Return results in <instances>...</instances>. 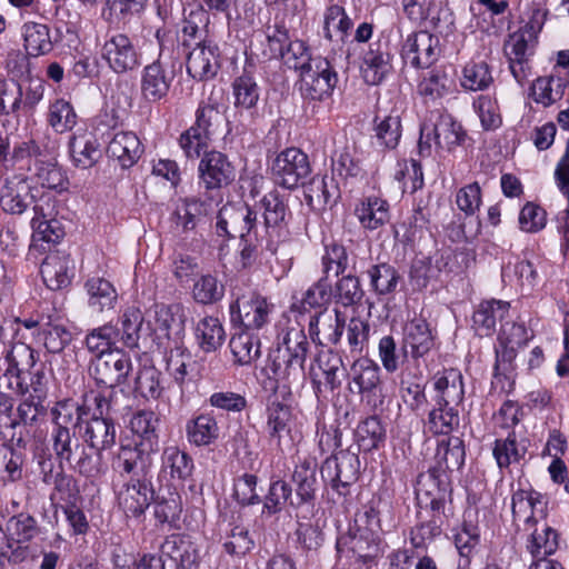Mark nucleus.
Listing matches in <instances>:
<instances>
[{
  "mask_svg": "<svg viewBox=\"0 0 569 569\" xmlns=\"http://www.w3.org/2000/svg\"><path fill=\"white\" fill-rule=\"evenodd\" d=\"M309 351V341L302 329L289 328L281 342L268 352L261 373L270 388H282L290 392L293 385L305 378V361Z\"/></svg>",
  "mask_w": 569,
  "mask_h": 569,
  "instance_id": "obj_1",
  "label": "nucleus"
},
{
  "mask_svg": "<svg viewBox=\"0 0 569 569\" xmlns=\"http://www.w3.org/2000/svg\"><path fill=\"white\" fill-rule=\"evenodd\" d=\"M533 338L525 323L505 321L501 323L497 346L495 348V365L492 387L502 393H510L516 382V358L518 350L527 346Z\"/></svg>",
  "mask_w": 569,
  "mask_h": 569,
  "instance_id": "obj_2",
  "label": "nucleus"
},
{
  "mask_svg": "<svg viewBox=\"0 0 569 569\" xmlns=\"http://www.w3.org/2000/svg\"><path fill=\"white\" fill-rule=\"evenodd\" d=\"M52 451L58 467H68L86 478H97L103 472L102 455L87 448L70 429H53Z\"/></svg>",
  "mask_w": 569,
  "mask_h": 569,
  "instance_id": "obj_3",
  "label": "nucleus"
},
{
  "mask_svg": "<svg viewBox=\"0 0 569 569\" xmlns=\"http://www.w3.org/2000/svg\"><path fill=\"white\" fill-rule=\"evenodd\" d=\"M383 541L370 529H349L336 541L337 559L333 569H362V565L372 561L383 553Z\"/></svg>",
  "mask_w": 569,
  "mask_h": 569,
  "instance_id": "obj_4",
  "label": "nucleus"
},
{
  "mask_svg": "<svg viewBox=\"0 0 569 569\" xmlns=\"http://www.w3.org/2000/svg\"><path fill=\"white\" fill-rule=\"evenodd\" d=\"M258 214L262 217L259 221V228L264 230L266 248L271 253H276L281 242H284L289 236V222L292 213L288 204V198L273 189L256 203Z\"/></svg>",
  "mask_w": 569,
  "mask_h": 569,
  "instance_id": "obj_5",
  "label": "nucleus"
},
{
  "mask_svg": "<svg viewBox=\"0 0 569 569\" xmlns=\"http://www.w3.org/2000/svg\"><path fill=\"white\" fill-rule=\"evenodd\" d=\"M380 372L378 363L369 358L357 359L349 372L348 389L351 393L360 395L361 400L371 410H377L385 403L386 395Z\"/></svg>",
  "mask_w": 569,
  "mask_h": 569,
  "instance_id": "obj_6",
  "label": "nucleus"
},
{
  "mask_svg": "<svg viewBox=\"0 0 569 569\" xmlns=\"http://www.w3.org/2000/svg\"><path fill=\"white\" fill-rule=\"evenodd\" d=\"M540 29V24L536 28L532 22H529L523 28L509 34L505 42L503 50L509 62L510 72L520 86L528 81L531 73L529 57L533 54L537 33Z\"/></svg>",
  "mask_w": 569,
  "mask_h": 569,
  "instance_id": "obj_7",
  "label": "nucleus"
},
{
  "mask_svg": "<svg viewBox=\"0 0 569 569\" xmlns=\"http://www.w3.org/2000/svg\"><path fill=\"white\" fill-rule=\"evenodd\" d=\"M214 229L219 237H239L244 240V237L253 233L257 241L263 240V237L259 238L258 211L247 203L229 202L222 206L218 212Z\"/></svg>",
  "mask_w": 569,
  "mask_h": 569,
  "instance_id": "obj_8",
  "label": "nucleus"
},
{
  "mask_svg": "<svg viewBox=\"0 0 569 569\" xmlns=\"http://www.w3.org/2000/svg\"><path fill=\"white\" fill-rule=\"evenodd\" d=\"M100 52L107 66L118 74L134 71L141 66L142 53L137 41L123 32L108 31Z\"/></svg>",
  "mask_w": 569,
  "mask_h": 569,
  "instance_id": "obj_9",
  "label": "nucleus"
},
{
  "mask_svg": "<svg viewBox=\"0 0 569 569\" xmlns=\"http://www.w3.org/2000/svg\"><path fill=\"white\" fill-rule=\"evenodd\" d=\"M338 83V73L327 58L315 57L299 74V90L303 99L323 101L331 97Z\"/></svg>",
  "mask_w": 569,
  "mask_h": 569,
  "instance_id": "obj_10",
  "label": "nucleus"
},
{
  "mask_svg": "<svg viewBox=\"0 0 569 569\" xmlns=\"http://www.w3.org/2000/svg\"><path fill=\"white\" fill-rule=\"evenodd\" d=\"M131 370V358L122 350L93 357L88 367L89 376L96 385L107 388L110 395H114L116 387L127 381Z\"/></svg>",
  "mask_w": 569,
  "mask_h": 569,
  "instance_id": "obj_11",
  "label": "nucleus"
},
{
  "mask_svg": "<svg viewBox=\"0 0 569 569\" xmlns=\"http://www.w3.org/2000/svg\"><path fill=\"white\" fill-rule=\"evenodd\" d=\"M273 305L257 291H248L237 296L230 303V319L241 329L260 330L270 322Z\"/></svg>",
  "mask_w": 569,
  "mask_h": 569,
  "instance_id": "obj_12",
  "label": "nucleus"
},
{
  "mask_svg": "<svg viewBox=\"0 0 569 569\" xmlns=\"http://www.w3.org/2000/svg\"><path fill=\"white\" fill-rule=\"evenodd\" d=\"M311 172L308 156L298 148H287L272 161L270 173L277 186L296 189L303 186Z\"/></svg>",
  "mask_w": 569,
  "mask_h": 569,
  "instance_id": "obj_13",
  "label": "nucleus"
},
{
  "mask_svg": "<svg viewBox=\"0 0 569 569\" xmlns=\"http://www.w3.org/2000/svg\"><path fill=\"white\" fill-rule=\"evenodd\" d=\"M395 47L389 34L381 32L376 41L361 52L360 71L368 84H379L391 71Z\"/></svg>",
  "mask_w": 569,
  "mask_h": 569,
  "instance_id": "obj_14",
  "label": "nucleus"
},
{
  "mask_svg": "<svg viewBox=\"0 0 569 569\" xmlns=\"http://www.w3.org/2000/svg\"><path fill=\"white\" fill-rule=\"evenodd\" d=\"M199 188L204 196H211L214 200V192L229 186L236 176L234 167L228 157L220 151L204 152L198 166Z\"/></svg>",
  "mask_w": 569,
  "mask_h": 569,
  "instance_id": "obj_15",
  "label": "nucleus"
},
{
  "mask_svg": "<svg viewBox=\"0 0 569 569\" xmlns=\"http://www.w3.org/2000/svg\"><path fill=\"white\" fill-rule=\"evenodd\" d=\"M359 471V457L349 450H340L328 457L321 466L322 478L328 480L332 490L342 497L350 495V487L358 480Z\"/></svg>",
  "mask_w": 569,
  "mask_h": 569,
  "instance_id": "obj_16",
  "label": "nucleus"
},
{
  "mask_svg": "<svg viewBox=\"0 0 569 569\" xmlns=\"http://www.w3.org/2000/svg\"><path fill=\"white\" fill-rule=\"evenodd\" d=\"M416 493L418 516L448 521L447 500L450 498L451 487H446V479L435 483L430 476H419Z\"/></svg>",
  "mask_w": 569,
  "mask_h": 569,
  "instance_id": "obj_17",
  "label": "nucleus"
},
{
  "mask_svg": "<svg viewBox=\"0 0 569 569\" xmlns=\"http://www.w3.org/2000/svg\"><path fill=\"white\" fill-rule=\"evenodd\" d=\"M342 358L332 350L320 351L310 368L312 389L319 398L326 391H335L341 387L346 377Z\"/></svg>",
  "mask_w": 569,
  "mask_h": 569,
  "instance_id": "obj_18",
  "label": "nucleus"
},
{
  "mask_svg": "<svg viewBox=\"0 0 569 569\" xmlns=\"http://www.w3.org/2000/svg\"><path fill=\"white\" fill-rule=\"evenodd\" d=\"M212 197L201 191L197 196L179 198L170 214V221L178 233L187 234L197 229L212 211Z\"/></svg>",
  "mask_w": 569,
  "mask_h": 569,
  "instance_id": "obj_19",
  "label": "nucleus"
},
{
  "mask_svg": "<svg viewBox=\"0 0 569 569\" xmlns=\"http://www.w3.org/2000/svg\"><path fill=\"white\" fill-rule=\"evenodd\" d=\"M466 450L463 440L459 437H450L441 440L436 450L435 466L420 476H430L432 482L446 479V487H450L449 472L459 470L465 465Z\"/></svg>",
  "mask_w": 569,
  "mask_h": 569,
  "instance_id": "obj_20",
  "label": "nucleus"
},
{
  "mask_svg": "<svg viewBox=\"0 0 569 569\" xmlns=\"http://www.w3.org/2000/svg\"><path fill=\"white\" fill-rule=\"evenodd\" d=\"M220 49L210 39L196 42L187 58V72L198 81L212 79L220 69Z\"/></svg>",
  "mask_w": 569,
  "mask_h": 569,
  "instance_id": "obj_21",
  "label": "nucleus"
},
{
  "mask_svg": "<svg viewBox=\"0 0 569 569\" xmlns=\"http://www.w3.org/2000/svg\"><path fill=\"white\" fill-rule=\"evenodd\" d=\"M439 56V39L427 30L409 34L402 47V58L415 68H429Z\"/></svg>",
  "mask_w": 569,
  "mask_h": 569,
  "instance_id": "obj_22",
  "label": "nucleus"
},
{
  "mask_svg": "<svg viewBox=\"0 0 569 569\" xmlns=\"http://www.w3.org/2000/svg\"><path fill=\"white\" fill-rule=\"evenodd\" d=\"M153 489L146 477L130 478L118 492V503L127 517L138 518L153 500Z\"/></svg>",
  "mask_w": 569,
  "mask_h": 569,
  "instance_id": "obj_23",
  "label": "nucleus"
},
{
  "mask_svg": "<svg viewBox=\"0 0 569 569\" xmlns=\"http://www.w3.org/2000/svg\"><path fill=\"white\" fill-rule=\"evenodd\" d=\"M251 68L252 66L244 67L242 73L236 77L232 82L234 108L240 117H243V111H248V120L242 121L244 128L250 127L254 122L257 116L256 107L260 98V88Z\"/></svg>",
  "mask_w": 569,
  "mask_h": 569,
  "instance_id": "obj_24",
  "label": "nucleus"
},
{
  "mask_svg": "<svg viewBox=\"0 0 569 569\" xmlns=\"http://www.w3.org/2000/svg\"><path fill=\"white\" fill-rule=\"evenodd\" d=\"M345 327L346 317L339 309H335L333 315L319 311L310 317L309 336L320 346H337L341 341Z\"/></svg>",
  "mask_w": 569,
  "mask_h": 569,
  "instance_id": "obj_25",
  "label": "nucleus"
},
{
  "mask_svg": "<svg viewBox=\"0 0 569 569\" xmlns=\"http://www.w3.org/2000/svg\"><path fill=\"white\" fill-rule=\"evenodd\" d=\"M156 451L133 440L121 442L113 467L121 476L146 477L150 466V456Z\"/></svg>",
  "mask_w": 569,
  "mask_h": 569,
  "instance_id": "obj_26",
  "label": "nucleus"
},
{
  "mask_svg": "<svg viewBox=\"0 0 569 569\" xmlns=\"http://www.w3.org/2000/svg\"><path fill=\"white\" fill-rule=\"evenodd\" d=\"M174 79V71L167 70L162 62V51L156 61L147 64L141 73V94L149 102H157L164 98Z\"/></svg>",
  "mask_w": 569,
  "mask_h": 569,
  "instance_id": "obj_27",
  "label": "nucleus"
},
{
  "mask_svg": "<svg viewBox=\"0 0 569 569\" xmlns=\"http://www.w3.org/2000/svg\"><path fill=\"white\" fill-rule=\"evenodd\" d=\"M433 346L435 336L426 319L415 317L405 325L401 347L403 358H407L409 355L413 359L422 358Z\"/></svg>",
  "mask_w": 569,
  "mask_h": 569,
  "instance_id": "obj_28",
  "label": "nucleus"
},
{
  "mask_svg": "<svg viewBox=\"0 0 569 569\" xmlns=\"http://www.w3.org/2000/svg\"><path fill=\"white\" fill-rule=\"evenodd\" d=\"M317 468L316 458L306 456L299 459L291 476L296 490V497L290 500L292 507H300L315 501L318 486Z\"/></svg>",
  "mask_w": 569,
  "mask_h": 569,
  "instance_id": "obj_29",
  "label": "nucleus"
},
{
  "mask_svg": "<svg viewBox=\"0 0 569 569\" xmlns=\"http://www.w3.org/2000/svg\"><path fill=\"white\" fill-rule=\"evenodd\" d=\"M79 433L88 449L101 455L116 443L117 431L111 417L92 415L90 419H86Z\"/></svg>",
  "mask_w": 569,
  "mask_h": 569,
  "instance_id": "obj_30",
  "label": "nucleus"
},
{
  "mask_svg": "<svg viewBox=\"0 0 569 569\" xmlns=\"http://www.w3.org/2000/svg\"><path fill=\"white\" fill-rule=\"evenodd\" d=\"M510 310V303L502 300L491 299L481 301L472 315V329L479 337H491L496 331L499 320L505 322Z\"/></svg>",
  "mask_w": 569,
  "mask_h": 569,
  "instance_id": "obj_31",
  "label": "nucleus"
},
{
  "mask_svg": "<svg viewBox=\"0 0 569 569\" xmlns=\"http://www.w3.org/2000/svg\"><path fill=\"white\" fill-rule=\"evenodd\" d=\"M160 549L176 562L177 569H196L200 560L199 549L188 535L168 536Z\"/></svg>",
  "mask_w": 569,
  "mask_h": 569,
  "instance_id": "obj_32",
  "label": "nucleus"
},
{
  "mask_svg": "<svg viewBox=\"0 0 569 569\" xmlns=\"http://www.w3.org/2000/svg\"><path fill=\"white\" fill-rule=\"evenodd\" d=\"M432 380L436 391L432 401L442 406H447V403L461 405L465 398V383L459 369L448 368L438 371Z\"/></svg>",
  "mask_w": 569,
  "mask_h": 569,
  "instance_id": "obj_33",
  "label": "nucleus"
},
{
  "mask_svg": "<svg viewBox=\"0 0 569 569\" xmlns=\"http://www.w3.org/2000/svg\"><path fill=\"white\" fill-rule=\"evenodd\" d=\"M83 289L87 305L94 313L113 310L118 303V292L114 286L106 278L92 276L86 279Z\"/></svg>",
  "mask_w": 569,
  "mask_h": 569,
  "instance_id": "obj_34",
  "label": "nucleus"
},
{
  "mask_svg": "<svg viewBox=\"0 0 569 569\" xmlns=\"http://www.w3.org/2000/svg\"><path fill=\"white\" fill-rule=\"evenodd\" d=\"M425 134L428 139L433 136L435 144L448 151L465 143L467 132L462 126L450 116H439L435 123H425Z\"/></svg>",
  "mask_w": 569,
  "mask_h": 569,
  "instance_id": "obj_35",
  "label": "nucleus"
},
{
  "mask_svg": "<svg viewBox=\"0 0 569 569\" xmlns=\"http://www.w3.org/2000/svg\"><path fill=\"white\" fill-rule=\"evenodd\" d=\"M143 146L132 131L117 132L107 147V154L122 168H131L143 154Z\"/></svg>",
  "mask_w": 569,
  "mask_h": 569,
  "instance_id": "obj_36",
  "label": "nucleus"
},
{
  "mask_svg": "<svg viewBox=\"0 0 569 569\" xmlns=\"http://www.w3.org/2000/svg\"><path fill=\"white\" fill-rule=\"evenodd\" d=\"M402 136V123L399 113L376 114L372 121V143L382 150H393Z\"/></svg>",
  "mask_w": 569,
  "mask_h": 569,
  "instance_id": "obj_37",
  "label": "nucleus"
},
{
  "mask_svg": "<svg viewBox=\"0 0 569 569\" xmlns=\"http://www.w3.org/2000/svg\"><path fill=\"white\" fill-rule=\"evenodd\" d=\"M120 327L116 326L119 332L118 341L126 348L138 349L139 342L148 336L149 327L143 328L144 317L140 309L136 307L127 308L119 317Z\"/></svg>",
  "mask_w": 569,
  "mask_h": 569,
  "instance_id": "obj_38",
  "label": "nucleus"
},
{
  "mask_svg": "<svg viewBox=\"0 0 569 569\" xmlns=\"http://www.w3.org/2000/svg\"><path fill=\"white\" fill-rule=\"evenodd\" d=\"M156 325L164 332V337L179 341L182 339L186 329L187 316L180 303L156 305Z\"/></svg>",
  "mask_w": 569,
  "mask_h": 569,
  "instance_id": "obj_39",
  "label": "nucleus"
},
{
  "mask_svg": "<svg viewBox=\"0 0 569 569\" xmlns=\"http://www.w3.org/2000/svg\"><path fill=\"white\" fill-rule=\"evenodd\" d=\"M546 501L543 496L537 491H526L522 489L513 492L511 498V511L513 520H525L527 526L535 525L537 522L536 515L538 513L541 518L546 517L543 507Z\"/></svg>",
  "mask_w": 569,
  "mask_h": 569,
  "instance_id": "obj_40",
  "label": "nucleus"
},
{
  "mask_svg": "<svg viewBox=\"0 0 569 569\" xmlns=\"http://www.w3.org/2000/svg\"><path fill=\"white\" fill-rule=\"evenodd\" d=\"M355 214L362 228L377 230L390 220V207L379 197H367L355 209Z\"/></svg>",
  "mask_w": 569,
  "mask_h": 569,
  "instance_id": "obj_41",
  "label": "nucleus"
},
{
  "mask_svg": "<svg viewBox=\"0 0 569 569\" xmlns=\"http://www.w3.org/2000/svg\"><path fill=\"white\" fill-rule=\"evenodd\" d=\"M160 419L152 410H139L130 419L133 441L142 443L148 449H158Z\"/></svg>",
  "mask_w": 569,
  "mask_h": 569,
  "instance_id": "obj_42",
  "label": "nucleus"
},
{
  "mask_svg": "<svg viewBox=\"0 0 569 569\" xmlns=\"http://www.w3.org/2000/svg\"><path fill=\"white\" fill-rule=\"evenodd\" d=\"M40 273L50 290H61L70 286L73 268L69 266L67 257L51 254L42 262Z\"/></svg>",
  "mask_w": 569,
  "mask_h": 569,
  "instance_id": "obj_43",
  "label": "nucleus"
},
{
  "mask_svg": "<svg viewBox=\"0 0 569 569\" xmlns=\"http://www.w3.org/2000/svg\"><path fill=\"white\" fill-rule=\"evenodd\" d=\"M42 533L38 520L28 512H19L8 518L6 521L4 541L14 545V542L30 543Z\"/></svg>",
  "mask_w": 569,
  "mask_h": 569,
  "instance_id": "obj_44",
  "label": "nucleus"
},
{
  "mask_svg": "<svg viewBox=\"0 0 569 569\" xmlns=\"http://www.w3.org/2000/svg\"><path fill=\"white\" fill-rule=\"evenodd\" d=\"M219 426L212 413L194 416L186 423L187 439L191 445L206 447L219 438Z\"/></svg>",
  "mask_w": 569,
  "mask_h": 569,
  "instance_id": "obj_45",
  "label": "nucleus"
},
{
  "mask_svg": "<svg viewBox=\"0 0 569 569\" xmlns=\"http://www.w3.org/2000/svg\"><path fill=\"white\" fill-rule=\"evenodd\" d=\"M458 407V405L453 403L442 406L438 405L437 401H433L425 425L427 432L433 436L450 435L459 427L460 419Z\"/></svg>",
  "mask_w": 569,
  "mask_h": 569,
  "instance_id": "obj_46",
  "label": "nucleus"
},
{
  "mask_svg": "<svg viewBox=\"0 0 569 569\" xmlns=\"http://www.w3.org/2000/svg\"><path fill=\"white\" fill-rule=\"evenodd\" d=\"M369 284L377 296H389L397 291L402 277L398 269L388 262L371 264L367 270Z\"/></svg>",
  "mask_w": 569,
  "mask_h": 569,
  "instance_id": "obj_47",
  "label": "nucleus"
},
{
  "mask_svg": "<svg viewBox=\"0 0 569 569\" xmlns=\"http://www.w3.org/2000/svg\"><path fill=\"white\" fill-rule=\"evenodd\" d=\"M267 433L270 439L280 443L284 435H289L292 422V409L277 398L270 399L267 405Z\"/></svg>",
  "mask_w": 569,
  "mask_h": 569,
  "instance_id": "obj_48",
  "label": "nucleus"
},
{
  "mask_svg": "<svg viewBox=\"0 0 569 569\" xmlns=\"http://www.w3.org/2000/svg\"><path fill=\"white\" fill-rule=\"evenodd\" d=\"M194 337L203 352L217 351L226 340V332L221 321L213 316H206L194 327Z\"/></svg>",
  "mask_w": 569,
  "mask_h": 569,
  "instance_id": "obj_49",
  "label": "nucleus"
},
{
  "mask_svg": "<svg viewBox=\"0 0 569 569\" xmlns=\"http://www.w3.org/2000/svg\"><path fill=\"white\" fill-rule=\"evenodd\" d=\"M88 412L89 408L84 403L80 405L72 399L61 400L51 410L53 429H69V426H73L80 430Z\"/></svg>",
  "mask_w": 569,
  "mask_h": 569,
  "instance_id": "obj_50",
  "label": "nucleus"
},
{
  "mask_svg": "<svg viewBox=\"0 0 569 569\" xmlns=\"http://www.w3.org/2000/svg\"><path fill=\"white\" fill-rule=\"evenodd\" d=\"M118 337L119 332L116 330V325L107 322L90 329L84 337L83 343L93 357H99V355L119 350L114 348L118 342Z\"/></svg>",
  "mask_w": 569,
  "mask_h": 569,
  "instance_id": "obj_51",
  "label": "nucleus"
},
{
  "mask_svg": "<svg viewBox=\"0 0 569 569\" xmlns=\"http://www.w3.org/2000/svg\"><path fill=\"white\" fill-rule=\"evenodd\" d=\"M22 34L24 39V48L32 57L49 53L53 49L50 37V29L44 23L26 22L22 26Z\"/></svg>",
  "mask_w": 569,
  "mask_h": 569,
  "instance_id": "obj_52",
  "label": "nucleus"
},
{
  "mask_svg": "<svg viewBox=\"0 0 569 569\" xmlns=\"http://www.w3.org/2000/svg\"><path fill=\"white\" fill-rule=\"evenodd\" d=\"M229 347L234 358V363L239 366L251 365L260 357V339L244 329L232 336Z\"/></svg>",
  "mask_w": 569,
  "mask_h": 569,
  "instance_id": "obj_53",
  "label": "nucleus"
},
{
  "mask_svg": "<svg viewBox=\"0 0 569 569\" xmlns=\"http://www.w3.org/2000/svg\"><path fill=\"white\" fill-rule=\"evenodd\" d=\"M365 297L360 280L355 274H343L332 288V298L345 308L359 306Z\"/></svg>",
  "mask_w": 569,
  "mask_h": 569,
  "instance_id": "obj_54",
  "label": "nucleus"
},
{
  "mask_svg": "<svg viewBox=\"0 0 569 569\" xmlns=\"http://www.w3.org/2000/svg\"><path fill=\"white\" fill-rule=\"evenodd\" d=\"M69 148L73 163L78 168L82 169L91 168L99 161L102 156L100 144L93 137H72L69 142Z\"/></svg>",
  "mask_w": 569,
  "mask_h": 569,
  "instance_id": "obj_55",
  "label": "nucleus"
},
{
  "mask_svg": "<svg viewBox=\"0 0 569 569\" xmlns=\"http://www.w3.org/2000/svg\"><path fill=\"white\" fill-rule=\"evenodd\" d=\"M352 27L353 22L343 7L332 4L326 9L323 14V37L327 40L333 41L336 32L340 40L345 41Z\"/></svg>",
  "mask_w": 569,
  "mask_h": 569,
  "instance_id": "obj_56",
  "label": "nucleus"
},
{
  "mask_svg": "<svg viewBox=\"0 0 569 569\" xmlns=\"http://www.w3.org/2000/svg\"><path fill=\"white\" fill-rule=\"evenodd\" d=\"M417 517V523L410 529L409 540L415 549H427L428 545L442 533L448 521Z\"/></svg>",
  "mask_w": 569,
  "mask_h": 569,
  "instance_id": "obj_57",
  "label": "nucleus"
},
{
  "mask_svg": "<svg viewBox=\"0 0 569 569\" xmlns=\"http://www.w3.org/2000/svg\"><path fill=\"white\" fill-rule=\"evenodd\" d=\"M417 517V523L410 529L409 540L415 549H427L428 545L442 533L448 521Z\"/></svg>",
  "mask_w": 569,
  "mask_h": 569,
  "instance_id": "obj_58",
  "label": "nucleus"
},
{
  "mask_svg": "<svg viewBox=\"0 0 569 569\" xmlns=\"http://www.w3.org/2000/svg\"><path fill=\"white\" fill-rule=\"evenodd\" d=\"M567 82L557 76L540 77L531 86L532 98L545 107L560 100L565 93Z\"/></svg>",
  "mask_w": 569,
  "mask_h": 569,
  "instance_id": "obj_59",
  "label": "nucleus"
},
{
  "mask_svg": "<svg viewBox=\"0 0 569 569\" xmlns=\"http://www.w3.org/2000/svg\"><path fill=\"white\" fill-rule=\"evenodd\" d=\"M162 468L172 479L187 480L193 471V460L178 447H168L162 453Z\"/></svg>",
  "mask_w": 569,
  "mask_h": 569,
  "instance_id": "obj_60",
  "label": "nucleus"
},
{
  "mask_svg": "<svg viewBox=\"0 0 569 569\" xmlns=\"http://www.w3.org/2000/svg\"><path fill=\"white\" fill-rule=\"evenodd\" d=\"M6 361L8 363L6 376L14 377L19 380L21 373L34 367V350L23 342H17L7 352ZM17 385L20 386V381H17Z\"/></svg>",
  "mask_w": 569,
  "mask_h": 569,
  "instance_id": "obj_61",
  "label": "nucleus"
},
{
  "mask_svg": "<svg viewBox=\"0 0 569 569\" xmlns=\"http://www.w3.org/2000/svg\"><path fill=\"white\" fill-rule=\"evenodd\" d=\"M356 438L359 448L369 452L378 449L383 443L386 429L377 416H371L358 425Z\"/></svg>",
  "mask_w": 569,
  "mask_h": 569,
  "instance_id": "obj_62",
  "label": "nucleus"
},
{
  "mask_svg": "<svg viewBox=\"0 0 569 569\" xmlns=\"http://www.w3.org/2000/svg\"><path fill=\"white\" fill-rule=\"evenodd\" d=\"M461 87L470 91L487 90L493 83L490 66L485 61H470L462 69Z\"/></svg>",
  "mask_w": 569,
  "mask_h": 569,
  "instance_id": "obj_63",
  "label": "nucleus"
},
{
  "mask_svg": "<svg viewBox=\"0 0 569 569\" xmlns=\"http://www.w3.org/2000/svg\"><path fill=\"white\" fill-rule=\"evenodd\" d=\"M47 121L56 132L63 133L77 124V113L69 101L57 99L49 106Z\"/></svg>",
  "mask_w": 569,
  "mask_h": 569,
  "instance_id": "obj_64",
  "label": "nucleus"
}]
</instances>
